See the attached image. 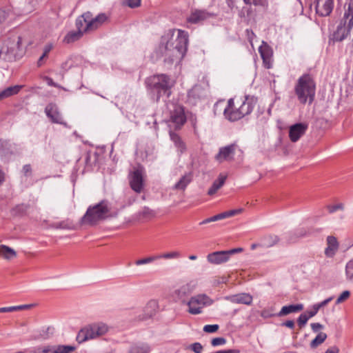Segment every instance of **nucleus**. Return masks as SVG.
<instances>
[{"label":"nucleus","mask_w":353,"mask_h":353,"mask_svg":"<svg viewBox=\"0 0 353 353\" xmlns=\"http://www.w3.org/2000/svg\"><path fill=\"white\" fill-rule=\"evenodd\" d=\"M107 20L105 14H99L95 17L90 12H87L76 19V27L78 30L83 34V32L92 31L98 28Z\"/></svg>","instance_id":"nucleus-6"},{"label":"nucleus","mask_w":353,"mask_h":353,"mask_svg":"<svg viewBox=\"0 0 353 353\" xmlns=\"http://www.w3.org/2000/svg\"><path fill=\"white\" fill-rule=\"evenodd\" d=\"M170 121L174 123L175 128H180L186 122L184 108L181 105H174L173 110H170Z\"/></svg>","instance_id":"nucleus-13"},{"label":"nucleus","mask_w":353,"mask_h":353,"mask_svg":"<svg viewBox=\"0 0 353 353\" xmlns=\"http://www.w3.org/2000/svg\"><path fill=\"white\" fill-rule=\"evenodd\" d=\"M83 35L81 30H72L69 32L64 37L63 41L67 43H73L79 40Z\"/></svg>","instance_id":"nucleus-34"},{"label":"nucleus","mask_w":353,"mask_h":353,"mask_svg":"<svg viewBox=\"0 0 353 353\" xmlns=\"http://www.w3.org/2000/svg\"><path fill=\"white\" fill-rule=\"evenodd\" d=\"M227 299L233 303L250 305L252 296L248 293H240L227 297Z\"/></svg>","instance_id":"nucleus-21"},{"label":"nucleus","mask_w":353,"mask_h":353,"mask_svg":"<svg viewBox=\"0 0 353 353\" xmlns=\"http://www.w3.org/2000/svg\"><path fill=\"white\" fill-rule=\"evenodd\" d=\"M145 83L152 92L157 94V101L160 97L165 95L168 98L171 94V88L174 85V81L165 74L153 75L148 77Z\"/></svg>","instance_id":"nucleus-5"},{"label":"nucleus","mask_w":353,"mask_h":353,"mask_svg":"<svg viewBox=\"0 0 353 353\" xmlns=\"http://www.w3.org/2000/svg\"><path fill=\"white\" fill-rule=\"evenodd\" d=\"M226 179V175L220 174L217 179L213 182L212 186L209 188L208 194L210 196L214 194L224 185Z\"/></svg>","instance_id":"nucleus-27"},{"label":"nucleus","mask_w":353,"mask_h":353,"mask_svg":"<svg viewBox=\"0 0 353 353\" xmlns=\"http://www.w3.org/2000/svg\"><path fill=\"white\" fill-rule=\"evenodd\" d=\"M109 212L106 201H101L99 203L90 206L82 217V222L90 225H95L99 221L105 219Z\"/></svg>","instance_id":"nucleus-7"},{"label":"nucleus","mask_w":353,"mask_h":353,"mask_svg":"<svg viewBox=\"0 0 353 353\" xmlns=\"http://www.w3.org/2000/svg\"><path fill=\"white\" fill-rule=\"evenodd\" d=\"M52 49V44L48 43L45 46L43 49V57H47L48 53L50 52V50Z\"/></svg>","instance_id":"nucleus-60"},{"label":"nucleus","mask_w":353,"mask_h":353,"mask_svg":"<svg viewBox=\"0 0 353 353\" xmlns=\"http://www.w3.org/2000/svg\"><path fill=\"white\" fill-rule=\"evenodd\" d=\"M141 214L145 217L153 216H154V212L148 207H144L142 210Z\"/></svg>","instance_id":"nucleus-53"},{"label":"nucleus","mask_w":353,"mask_h":353,"mask_svg":"<svg viewBox=\"0 0 353 353\" xmlns=\"http://www.w3.org/2000/svg\"><path fill=\"white\" fill-rule=\"evenodd\" d=\"M23 172L26 176H28L32 172V168L30 164H26L23 167Z\"/></svg>","instance_id":"nucleus-62"},{"label":"nucleus","mask_w":353,"mask_h":353,"mask_svg":"<svg viewBox=\"0 0 353 353\" xmlns=\"http://www.w3.org/2000/svg\"><path fill=\"white\" fill-rule=\"evenodd\" d=\"M237 148L238 145L236 143L220 148L219 152L214 157L215 160L219 163L233 161Z\"/></svg>","instance_id":"nucleus-11"},{"label":"nucleus","mask_w":353,"mask_h":353,"mask_svg":"<svg viewBox=\"0 0 353 353\" xmlns=\"http://www.w3.org/2000/svg\"><path fill=\"white\" fill-rule=\"evenodd\" d=\"M327 209L330 214L334 213L337 210H343L344 205L342 203L336 205H329L327 206Z\"/></svg>","instance_id":"nucleus-45"},{"label":"nucleus","mask_w":353,"mask_h":353,"mask_svg":"<svg viewBox=\"0 0 353 353\" xmlns=\"http://www.w3.org/2000/svg\"><path fill=\"white\" fill-rule=\"evenodd\" d=\"M334 7V0H316V12L321 17L329 16Z\"/></svg>","instance_id":"nucleus-15"},{"label":"nucleus","mask_w":353,"mask_h":353,"mask_svg":"<svg viewBox=\"0 0 353 353\" xmlns=\"http://www.w3.org/2000/svg\"><path fill=\"white\" fill-rule=\"evenodd\" d=\"M307 125L299 123L290 127L289 137L292 142H296L306 132Z\"/></svg>","instance_id":"nucleus-16"},{"label":"nucleus","mask_w":353,"mask_h":353,"mask_svg":"<svg viewBox=\"0 0 353 353\" xmlns=\"http://www.w3.org/2000/svg\"><path fill=\"white\" fill-rule=\"evenodd\" d=\"M311 327L313 332H317L320 329H322L323 326L319 323H313L311 324Z\"/></svg>","instance_id":"nucleus-59"},{"label":"nucleus","mask_w":353,"mask_h":353,"mask_svg":"<svg viewBox=\"0 0 353 353\" xmlns=\"http://www.w3.org/2000/svg\"><path fill=\"white\" fill-rule=\"evenodd\" d=\"M28 208V205L25 204H20L17 205L14 208L12 209V213L14 215H18L24 213Z\"/></svg>","instance_id":"nucleus-46"},{"label":"nucleus","mask_w":353,"mask_h":353,"mask_svg":"<svg viewBox=\"0 0 353 353\" xmlns=\"http://www.w3.org/2000/svg\"><path fill=\"white\" fill-rule=\"evenodd\" d=\"M203 94V90L200 85H195L188 93V101L195 104Z\"/></svg>","instance_id":"nucleus-23"},{"label":"nucleus","mask_w":353,"mask_h":353,"mask_svg":"<svg viewBox=\"0 0 353 353\" xmlns=\"http://www.w3.org/2000/svg\"><path fill=\"white\" fill-rule=\"evenodd\" d=\"M279 241L278 236L274 234H267L262 236L260 239V246L263 248H270L277 244Z\"/></svg>","instance_id":"nucleus-26"},{"label":"nucleus","mask_w":353,"mask_h":353,"mask_svg":"<svg viewBox=\"0 0 353 353\" xmlns=\"http://www.w3.org/2000/svg\"><path fill=\"white\" fill-rule=\"evenodd\" d=\"M75 350V347L72 345H52V353H71Z\"/></svg>","instance_id":"nucleus-35"},{"label":"nucleus","mask_w":353,"mask_h":353,"mask_svg":"<svg viewBox=\"0 0 353 353\" xmlns=\"http://www.w3.org/2000/svg\"><path fill=\"white\" fill-rule=\"evenodd\" d=\"M170 136L171 140L174 142V145L176 148H177L178 150L181 153L183 152L185 150L186 147L185 143L182 141L179 135L175 132H170Z\"/></svg>","instance_id":"nucleus-32"},{"label":"nucleus","mask_w":353,"mask_h":353,"mask_svg":"<svg viewBox=\"0 0 353 353\" xmlns=\"http://www.w3.org/2000/svg\"><path fill=\"white\" fill-rule=\"evenodd\" d=\"M0 255L5 259L11 260L17 256L16 252L6 245H0Z\"/></svg>","instance_id":"nucleus-31"},{"label":"nucleus","mask_w":353,"mask_h":353,"mask_svg":"<svg viewBox=\"0 0 353 353\" xmlns=\"http://www.w3.org/2000/svg\"><path fill=\"white\" fill-rule=\"evenodd\" d=\"M350 296V292L348 290L343 291L336 301V304H339L346 301Z\"/></svg>","instance_id":"nucleus-50"},{"label":"nucleus","mask_w":353,"mask_h":353,"mask_svg":"<svg viewBox=\"0 0 353 353\" xmlns=\"http://www.w3.org/2000/svg\"><path fill=\"white\" fill-rule=\"evenodd\" d=\"M339 350L337 347L333 346L329 349H327L325 353H339Z\"/></svg>","instance_id":"nucleus-64"},{"label":"nucleus","mask_w":353,"mask_h":353,"mask_svg":"<svg viewBox=\"0 0 353 353\" xmlns=\"http://www.w3.org/2000/svg\"><path fill=\"white\" fill-rule=\"evenodd\" d=\"M219 328V325L217 324L205 325L203 327V330L206 333H214L218 331Z\"/></svg>","instance_id":"nucleus-49"},{"label":"nucleus","mask_w":353,"mask_h":353,"mask_svg":"<svg viewBox=\"0 0 353 353\" xmlns=\"http://www.w3.org/2000/svg\"><path fill=\"white\" fill-rule=\"evenodd\" d=\"M353 28V0H349L345 4L344 13L336 30L332 34L334 41H342L350 34Z\"/></svg>","instance_id":"nucleus-4"},{"label":"nucleus","mask_w":353,"mask_h":353,"mask_svg":"<svg viewBox=\"0 0 353 353\" xmlns=\"http://www.w3.org/2000/svg\"><path fill=\"white\" fill-rule=\"evenodd\" d=\"M190 350H192L194 353H201L203 351V346L202 345L199 343L196 342L192 343L190 347Z\"/></svg>","instance_id":"nucleus-52"},{"label":"nucleus","mask_w":353,"mask_h":353,"mask_svg":"<svg viewBox=\"0 0 353 353\" xmlns=\"http://www.w3.org/2000/svg\"><path fill=\"white\" fill-rule=\"evenodd\" d=\"M188 45V33L180 29L170 30L161 40L160 50L172 60L181 59L185 56Z\"/></svg>","instance_id":"nucleus-1"},{"label":"nucleus","mask_w":353,"mask_h":353,"mask_svg":"<svg viewBox=\"0 0 353 353\" xmlns=\"http://www.w3.org/2000/svg\"><path fill=\"white\" fill-rule=\"evenodd\" d=\"M54 228L56 229H65L70 230L72 228L70 224L66 221H61L54 224Z\"/></svg>","instance_id":"nucleus-51"},{"label":"nucleus","mask_w":353,"mask_h":353,"mask_svg":"<svg viewBox=\"0 0 353 353\" xmlns=\"http://www.w3.org/2000/svg\"><path fill=\"white\" fill-rule=\"evenodd\" d=\"M339 250V243L336 237L328 236L327 237V248L325 254L327 257L332 258Z\"/></svg>","instance_id":"nucleus-20"},{"label":"nucleus","mask_w":353,"mask_h":353,"mask_svg":"<svg viewBox=\"0 0 353 353\" xmlns=\"http://www.w3.org/2000/svg\"><path fill=\"white\" fill-rule=\"evenodd\" d=\"M312 234V230L310 228H301L297 229L293 233H289L288 241L290 243L295 242L298 239L306 237Z\"/></svg>","instance_id":"nucleus-22"},{"label":"nucleus","mask_w":353,"mask_h":353,"mask_svg":"<svg viewBox=\"0 0 353 353\" xmlns=\"http://www.w3.org/2000/svg\"><path fill=\"white\" fill-rule=\"evenodd\" d=\"M216 17V14L206 10L194 9L187 17V21L192 24H198L204 21Z\"/></svg>","instance_id":"nucleus-12"},{"label":"nucleus","mask_w":353,"mask_h":353,"mask_svg":"<svg viewBox=\"0 0 353 353\" xmlns=\"http://www.w3.org/2000/svg\"><path fill=\"white\" fill-rule=\"evenodd\" d=\"M157 259H158L157 255L151 256H149V257H147V258H144V259H139V260L136 261H135V264L137 265H144V264L152 263V262H153V261H154L155 260H157Z\"/></svg>","instance_id":"nucleus-44"},{"label":"nucleus","mask_w":353,"mask_h":353,"mask_svg":"<svg viewBox=\"0 0 353 353\" xmlns=\"http://www.w3.org/2000/svg\"><path fill=\"white\" fill-rule=\"evenodd\" d=\"M319 310V307L316 306V304H314L313 305L312 308L310 310L307 311L305 313L307 314V316L309 318H312V317L314 316L318 313Z\"/></svg>","instance_id":"nucleus-55"},{"label":"nucleus","mask_w":353,"mask_h":353,"mask_svg":"<svg viewBox=\"0 0 353 353\" xmlns=\"http://www.w3.org/2000/svg\"><path fill=\"white\" fill-rule=\"evenodd\" d=\"M28 353H52V345H39L31 348Z\"/></svg>","instance_id":"nucleus-37"},{"label":"nucleus","mask_w":353,"mask_h":353,"mask_svg":"<svg viewBox=\"0 0 353 353\" xmlns=\"http://www.w3.org/2000/svg\"><path fill=\"white\" fill-rule=\"evenodd\" d=\"M282 325L288 327H289L290 329H294V322L292 320H288V321H286L285 322L283 323Z\"/></svg>","instance_id":"nucleus-63"},{"label":"nucleus","mask_w":353,"mask_h":353,"mask_svg":"<svg viewBox=\"0 0 353 353\" xmlns=\"http://www.w3.org/2000/svg\"><path fill=\"white\" fill-rule=\"evenodd\" d=\"M207 260L212 264L219 265L227 262L229 260L226 251H217L208 254Z\"/></svg>","instance_id":"nucleus-18"},{"label":"nucleus","mask_w":353,"mask_h":353,"mask_svg":"<svg viewBox=\"0 0 353 353\" xmlns=\"http://www.w3.org/2000/svg\"><path fill=\"white\" fill-rule=\"evenodd\" d=\"M126 5L130 8H137L141 5V0H127Z\"/></svg>","instance_id":"nucleus-54"},{"label":"nucleus","mask_w":353,"mask_h":353,"mask_svg":"<svg viewBox=\"0 0 353 353\" xmlns=\"http://www.w3.org/2000/svg\"><path fill=\"white\" fill-rule=\"evenodd\" d=\"M96 339L90 325L81 328L77 336V341L79 343H84L88 340Z\"/></svg>","instance_id":"nucleus-19"},{"label":"nucleus","mask_w":353,"mask_h":353,"mask_svg":"<svg viewBox=\"0 0 353 353\" xmlns=\"http://www.w3.org/2000/svg\"><path fill=\"white\" fill-rule=\"evenodd\" d=\"M327 339V334L324 332H319L317 336L311 341L310 346L315 348L323 343Z\"/></svg>","instance_id":"nucleus-36"},{"label":"nucleus","mask_w":353,"mask_h":353,"mask_svg":"<svg viewBox=\"0 0 353 353\" xmlns=\"http://www.w3.org/2000/svg\"><path fill=\"white\" fill-rule=\"evenodd\" d=\"M21 88L22 85H14L0 91V101L18 94Z\"/></svg>","instance_id":"nucleus-29"},{"label":"nucleus","mask_w":353,"mask_h":353,"mask_svg":"<svg viewBox=\"0 0 353 353\" xmlns=\"http://www.w3.org/2000/svg\"><path fill=\"white\" fill-rule=\"evenodd\" d=\"M23 54L21 48V38L18 37L17 40H8L3 43L0 50V56L9 61L20 58Z\"/></svg>","instance_id":"nucleus-8"},{"label":"nucleus","mask_w":353,"mask_h":353,"mask_svg":"<svg viewBox=\"0 0 353 353\" xmlns=\"http://www.w3.org/2000/svg\"><path fill=\"white\" fill-rule=\"evenodd\" d=\"M256 101V98L253 96H245L244 99H230L224 109V116L230 121H238L252 112Z\"/></svg>","instance_id":"nucleus-2"},{"label":"nucleus","mask_w":353,"mask_h":353,"mask_svg":"<svg viewBox=\"0 0 353 353\" xmlns=\"http://www.w3.org/2000/svg\"><path fill=\"white\" fill-rule=\"evenodd\" d=\"M213 303V300L205 294H196L187 302L188 312L193 315L201 314L205 307L210 306Z\"/></svg>","instance_id":"nucleus-9"},{"label":"nucleus","mask_w":353,"mask_h":353,"mask_svg":"<svg viewBox=\"0 0 353 353\" xmlns=\"http://www.w3.org/2000/svg\"><path fill=\"white\" fill-rule=\"evenodd\" d=\"M45 112L47 117L50 119L52 122L66 125V123L63 122L62 117L55 104L50 103L47 105L45 108Z\"/></svg>","instance_id":"nucleus-17"},{"label":"nucleus","mask_w":353,"mask_h":353,"mask_svg":"<svg viewBox=\"0 0 353 353\" xmlns=\"http://www.w3.org/2000/svg\"><path fill=\"white\" fill-rule=\"evenodd\" d=\"M96 338L104 335L108 331L107 325L103 323L90 324Z\"/></svg>","instance_id":"nucleus-30"},{"label":"nucleus","mask_w":353,"mask_h":353,"mask_svg":"<svg viewBox=\"0 0 353 353\" xmlns=\"http://www.w3.org/2000/svg\"><path fill=\"white\" fill-rule=\"evenodd\" d=\"M345 276L348 281H353V259L345 265Z\"/></svg>","instance_id":"nucleus-40"},{"label":"nucleus","mask_w":353,"mask_h":353,"mask_svg":"<svg viewBox=\"0 0 353 353\" xmlns=\"http://www.w3.org/2000/svg\"><path fill=\"white\" fill-rule=\"evenodd\" d=\"M32 305H21L17 306H12L13 307V312L17 311V310H21L25 309H30L31 308Z\"/></svg>","instance_id":"nucleus-58"},{"label":"nucleus","mask_w":353,"mask_h":353,"mask_svg":"<svg viewBox=\"0 0 353 353\" xmlns=\"http://www.w3.org/2000/svg\"><path fill=\"white\" fill-rule=\"evenodd\" d=\"M194 290V285L191 283H185L175 290V294L179 299H183L190 295Z\"/></svg>","instance_id":"nucleus-24"},{"label":"nucleus","mask_w":353,"mask_h":353,"mask_svg":"<svg viewBox=\"0 0 353 353\" xmlns=\"http://www.w3.org/2000/svg\"><path fill=\"white\" fill-rule=\"evenodd\" d=\"M259 52L263 60L264 67L270 69L272 67V50L264 41L263 44L259 48Z\"/></svg>","instance_id":"nucleus-14"},{"label":"nucleus","mask_w":353,"mask_h":353,"mask_svg":"<svg viewBox=\"0 0 353 353\" xmlns=\"http://www.w3.org/2000/svg\"><path fill=\"white\" fill-rule=\"evenodd\" d=\"M143 168L139 167L129 174L131 188L137 193H140L143 188Z\"/></svg>","instance_id":"nucleus-10"},{"label":"nucleus","mask_w":353,"mask_h":353,"mask_svg":"<svg viewBox=\"0 0 353 353\" xmlns=\"http://www.w3.org/2000/svg\"><path fill=\"white\" fill-rule=\"evenodd\" d=\"M219 220H220V217H219V214H216L215 216H213L212 217H210V218H208V219L203 220L199 224L200 225H203V224H206V223H211L212 221H219Z\"/></svg>","instance_id":"nucleus-56"},{"label":"nucleus","mask_w":353,"mask_h":353,"mask_svg":"<svg viewBox=\"0 0 353 353\" xmlns=\"http://www.w3.org/2000/svg\"><path fill=\"white\" fill-rule=\"evenodd\" d=\"M334 297L333 296H330L326 299H325L324 301H321V303H316V306L319 307V309H320L321 307H323L324 306H325L326 305H327L330 301H332L333 300Z\"/></svg>","instance_id":"nucleus-57"},{"label":"nucleus","mask_w":353,"mask_h":353,"mask_svg":"<svg viewBox=\"0 0 353 353\" xmlns=\"http://www.w3.org/2000/svg\"><path fill=\"white\" fill-rule=\"evenodd\" d=\"M157 256H158V259H179L181 257V254L179 252L173 251V252H167V253L157 255Z\"/></svg>","instance_id":"nucleus-43"},{"label":"nucleus","mask_w":353,"mask_h":353,"mask_svg":"<svg viewBox=\"0 0 353 353\" xmlns=\"http://www.w3.org/2000/svg\"><path fill=\"white\" fill-rule=\"evenodd\" d=\"M303 310V305L301 303L295 305H288L282 307L281 310L277 314L278 316H286L291 313H296Z\"/></svg>","instance_id":"nucleus-25"},{"label":"nucleus","mask_w":353,"mask_h":353,"mask_svg":"<svg viewBox=\"0 0 353 353\" xmlns=\"http://www.w3.org/2000/svg\"><path fill=\"white\" fill-rule=\"evenodd\" d=\"M157 309V303L155 301H149L144 309V316L142 318L143 319H146L154 315L156 310Z\"/></svg>","instance_id":"nucleus-33"},{"label":"nucleus","mask_w":353,"mask_h":353,"mask_svg":"<svg viewBox=\"0 0 353 353\" xmlns=\"http://www.w3.org/2000/svg\"><path fill=\"white\" fill-rule=\"evenodd\" d=\"M54 329L50 327H48L46 328H43L39 331V334L38 338L42 339H47L50 338V336L53 334Z\"/></svg>","instance_id":"nucleus-42"},{"label":"nucleus","mask_w":353,"mask_h":353,"mask_svg":"<svg viewBox=\"0 0 353 353\" xmlns=\"http://www.w3.org/2000/svg\"><path fill=\"white\" fill-rule=\"evenodd\" d=\"M150 348L147 344L134 345L130 349V353H149Z\"/></svg>","instance_id":"nucleus-39"},{"label":"nucleus","mask_w":353,"mask_h":353,"mask_svg":"<svg viewBox=\"0 0 353 353\" xmlns=\"http://www.w3.org/2000/svg\"><path fill=\"white\" fill-rule=\"evenodd\" d=\"M192 172L185 173L179 181L174 185L173 189L184 190L188 184L192 181Z\"/></svg>","instance_id":"nucleus-28"},{"label":"nucleus","mask_w":353,"mask_h":353,"mask_svg":"<svg viewBox=\"0 0 353 353\" xmlns=\"http://www.w3.org/2000/svg\"><path fill=\"white\" fill-rule=\"evenodd\" d=\"M294 92L300 103L311 105L315 97L316 83L309 74L301 76L294 85Z\"/></svg>","instance_id":"nucleus-3"},{"label":"nucleus","mask_w":353,"mask_h":353,"mask_svg":"<svg viewBox=\"0 0 353 353\" xmlns=\"http://www.w3.org/2000/svg\"><path fill=\"white\" fill-rule=\"evenodd\" d=\"M309 319L310 318L307 316V313H302L297 319V323L299 327H303L305 326Z\"/></svg>","instance_id":"nucleus-47"},{"label":"nucleus","mask_w":353,"mask_h":353,"mask_svg":"<svg viewBox=\"0 0 353 353\" xmlns=\"http://www.w3.org/2000/svg\"><path fill=\"white\" fill-rule=\"evenodd\" d=\"M243 211L242 208L235 209V210H231L229 211H226L222 213L219 214V216L220 217V220L228 218L230 216H233L234 215L239 214L241 213Z\"/></svg>","instance_id":"nucleus-41"},{"label":"nucleus","mask_w":353,"mask_h":353,"mask_svg":"<svg viewBox=\"0 0 353 353\" xmlns=\"http://www.w3.org/2000/svg\"><path fill=\"white\" fill-rule=\"evenodd\" d=\"M269 0H243L246 5H253L254 6H259L263 8H268L269 6Z\"/></svg>","instance_id":"nucleus-38"},{"label":"nucleus","mask_w":353,"mask_h":353,"mask_svg":"<svg viewBox=\"0 0 353 353\" xmlns=\"http://www.w3.org/2000/svg\"><path fill=\"white\" fill-rule=\"evenodd\" d=\"M243 251V248H234V249H232V250H226L227 253L228 254V257L230 258V256L232 254H236V253H239V252H241Z\"/></svg>","instance_id":"nucleus-61"},{"label":"nucleus","mask_w":353,"mask_h":353,"mask_svg":"<svg viewBox=\"0 0 353 353\" xmlns=\"http://www.w3.org/2000/svg\"><path fill=\"white\" fill-rule=\"evenodd\" d=\"M226 339L224 337H216L214 338L211 341V345L213 347L221 346L226 343Z\"/></svg>","instance_id":"nucleus-48"}]
</instances>
